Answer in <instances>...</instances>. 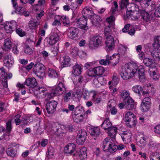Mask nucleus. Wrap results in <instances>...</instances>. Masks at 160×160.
Instances as JSON below:
<instances>
[{
	"mask_svg": "<svg viewBox=\"0 0 160 160\" xmlns=\"http://www.w3.org/2000/svg\"><path fill=\"white\" fill-rule=\"evenodd\" d=\"M138 69V77L140 80L143 81L145 79L144 69L143 66L138 67L137 63L130 62L123 67L121 71L120 75L124 80L131 78L137 72Z\"/></svg>",
	"mask_w": 160,
	"mask_h": 160,
	"instance_id": "1",
	"label": "nucleus"
},
{
	"mask_svg": "<svg viewBox=\"0 0 160 160\" xmlns=\"http://www.w3.org/2000/svg\"><path fill=\"white\" fill-rule=\"evenodd\" d=\"M102 37L99 35H94L91 38L88 45L90 48L94 49L102 46Z\"/></svg>",
	"mask_w": 160,
	"mask_h": 160,
	"instance_id": "2",
	"label": "nucleus"
},
{
	"mask_svg": "<svg viewBox=\"0 0 160 160\" xmlns=\"http://www.w3.org/2000/svg\"><path fill=\"white\" fill-rule=\"evenodd\" d=\"M34 94L39 98H45L48 94V91L44 87H37L34 89Z\"/></svg>",
	"mask_w": 160,
	"mask_h": 160,
	"instance_id": "3",
	"label": "nucleus"
},
{
	"mask_svg": "<svg viewBox=\"0 0 160 160\" xmlns=\"http://www.w3.org/2000/svg\"><path fill=\"white\" fill-rule=\"evenodd\" d=\"M3 65L8 69L11 68L13 66L14 60L10 54L5 55L3 58Z\"/></svg>",
	"mask_w": 160,
	"mask_h": 160,
	"instance_id": "4",
	"label": "nucleus"
},
{
	"mask_svg": "<svg viewBox=\"0 0 160 160\" xmlns=\"http://www.w3.org/2000/svg\"><path fill=\"white\" fill-rule=\"evenodd\" d=\"M58 104V102L54 100L48 102L46 106L48 113L49 114L53 113L56 110Z\"/></svg>",
	"mask_w": 160,
	"mask_h": 160,
	"instance_id": "5",
	"label": "nucleus"
},
{
	"mask_svg": "<svg viewBox=\"0 0 160 160\" xmlns=\"http://www.w3.org/2000/svg\"><path fill=\"white\" fill-rule=\"evenodd\" d=\"M88 19L86 18L82 17L77 20V24L80 28L84 30L88 29V26L87 25Z\"/></svg>",
	"mask_w": 160,
	"mask_h": 160,
	"instance_id": "6",
	"label": "nucleus"
},
{
	"mask_svg": "<svg viewBox=\"0 0 160 160\" xmlns=\"http://www.w3.org/2000/svg\"><path fill=\"white\" fill-rule=\"evenodd\" d=\"M17 24L15 21L6 23L4 25V29L6 32L10 33L14 31L17 28Z\"/></svg>",
	"mask_w": 160,
	"mask_h": 160,
	"instance_id": "7",
	"label": "nucleus"
},
{
	"mask_svg": "<svg viewBox=\"0 0 160 160\" xmlns=\"http://www.w3.org/2000/svg\"><path fill=\"white\" fill-rule=\"evenodd\" d=\"M106 40L105 43L106 47L108 48V51L112 50L114 48L115 45L113 37L111 35L104 36Z\"/></svg>",
	"mask_w": 160,
	"mask_h": 160,
	"instance_id": "8",
	"label": "nucleus"
},
{
	"mask_svg": "<svg viewBox=\"0 0 160 160\" xmlns=\"http://www.w3.org/2000/svg\"><path fill=\"white\" fill-rule=\"evenodd\" d=\"M66 91L65 85L61 82H59L58 86L56 87L53 91V93L56 95L64 94Z\"/></svg>",
	"mask_w": 160,
	"mask_h": 160,
	"instance_id": "9",
	"label": "nucleus"
},
{
	"mask_svg": "<svg viewBox=\"0 0 160 160\" xmlns=\"http://www.w3.org/2000/svg\"><path fill=\"white\" fill-rule=\"evenodd\" d=\"M60 126L57 123H54L52 124L51 128L49 129V130L52 132V134L55 135L59 137H61L62 136V132L61 129L59 128Z\"/></svg>",
	"mask_w": 160,
	"mask_h": 160,
	"instance_id": "10",
	"label": "nucleus"
},
{
	"mask_svg": "<svg viewBox=\"0 0 160 160\" xmlns=\"http://www.w3.org/2000/svg\"><path fill=\"white\" fill-rule=\"evenodd\" d=\"M151 105V101L150 98L148 97L145 98L141 105L142 110L143 112L148 111L150 108Z\"/></svg>",
	"mask_w": 160,
	"mask_h": 160,
	"instance_id": "11",
	"label": "nucleus"
},
{
	"mask_svg": "<svg viewBox=\"0 0 160 160\" xmlns=\"http://www.w3.org/2000/svg\"><path fill=\"white\" fill-rule=\"evenodd\" d=\"M35 66L38 67V68L34 72L35 73L39 78H42L45 75L44 66L41 64L38 63L36 64Z\"/></svg>",
	"mask_w": 160,
	"mask_h": 160,
	"instance_id": "12",
	"label": "nucleus"
},
{
	"mask_svg": "<svg viewBox=\"0 0 160 160\" xmlns=\"http://www.w3.org/2000/svg\"><path fill=\"white\" fill-rule=\"evenodd\" d=\"M154 89L151 87L150 84L145 86L143 88V94L146 96L151 97L154 94Z\"/></svg>",
	"mask_w": 160,
	"mask_h": 160,
	"instance_id": "13",
	"label": "nucleus"
},
{
	"mask_svg": "<svg viewBox=\"0 0 160 160\" xmlns=\"http://www.w3.org/2000/svg\"><path fill=\"white\" fill-rule=\"evenodd\" d=\"M24 84L29 88H33L37 86V82L35 78H28L26 80Z\"/></svg>",
	"mask_w": 160,
	"mask_h": 160,
	"instance_id": "14",
	"label": "nucleus"
},
{
	"mask_svg": "<svg viewBox=\"0 0 160 160\" xmlns=\"http://www.w3.org/2000/svg\"><path fill=\"white\" fill-rule=\"evenodd\" d=\"M78 29L77 28L71 27L68 30V36L71 38H73L76 37L77 35Z\"/></svg>",
	"mask_w": 160,
	"mask_h": 160,
	"instance_id": "15",
	"label": "nucleus"
},
{
	"mask_svg": "<svg viewBox=\"0 0 160 160\" xmlns=\"http://www.w3.org/2000/svg\"><path fill=\"white\" fill-rule=\"evenodd\" d=\"M76 148V146L74 143H69L65 147V152L69 154H72L75 151Z\"/></svg>",
	"mask_w": 160,
	"mask_h": 160,
	"instance_id": "16",
	"label": "nucleus"
},
{
	"mask_svg": "<svg viewBox=\"0 0 160 160\" xmlns=\"http://www.w3.org/2000/svg\"><path fill=\"white\" fill-rule=\"evenodd\" d=\"M113 142L112 139L108 138H105L103 142L102 147L103 151L106 152V149H108Z\"/></svg>",
	"mask_w": 160,
	"mask_h": 160,
	"instance_id": "17",
	"label": "nucleus"
},
{
	"mask_svg": "<svg viewBox=\"0 0 160 160\" xmlns=\"http://www.w3.org/2000/svg\"><path fill=\"white\" fill-rule=\"evenodd\" d=\"M139 10L138 6L134 3H129L127 7V13L139 11Z\"/></svg>",
	"mask_w": 160,
	"mask_h": 160,
	"instance_id": "18",
	"label": "nucleus"
},
{
	"mask_svg": "<svg viewBox=\"0 0 160 160\" xmlns=\"http://www.w3.org/2000/svg\"><path fill=\"white\" fill-rule=\"evenodd\" d=\"M89 131L91 135L94 137L98 136L100 133V129L97 127H91Z\"/></svg>",
	"mask_w": 160,
	"mask_h": 160,
	"instance_id": "19",
	"label": "nucleus"
},
{
	"mask_svg": "<svg viewBox=\"0 0 160 160\" xmlns=\"http://www.w3.org/2000/svg\"><path fill=\"white\" fill-rule=\"evenodd\" d=\"M84 116L82 114L77 113L76 112L74 111L72 115V118L75 122L78 123L83 121Z\"/></svg>",
	"mask_w": 160,
	"mask_h": 160,
	"instance_id": "20",
	"label": "nucleus"
},
{
	"mask_svg": "<svg viewBox=\"0 0 160 160\" xmlns=\"http://www.w3.org/2000/svg\"><path fill=\"white\" fill-rule=\"evenodd\" d=\"M143 62L146 66L148 67L151 69L153 68V67H156V64L151 59L145 58L143 59Z\"/></svg>",
	"mask_w": 160,
	"mask_h": 160,
	"instance_id": "21",
	"label": "nucleus"
},
{
	"mask_svg": "<svg viewBox=\"0 0 160 160\" xmlns=\"http://www.w3.org/2000/svg\"><path fill=\"white\" fill-rule=\"evenodd\" d=\"M116 104L115 101L113 100H110L108 103V108H111V113L113 115L116 114L117 112V109L114 107Z\"/></svg>",
	"mask_w": 160,
	"mask_h": 160,
	"instance_id": "22",
	"label": "nucleus"
},
{
	"mask_svg": "<svg viewBox=\"0 0 160 160\" xmlns=\"http://www.w3.org/2000/svg\"><path fill=\"white\" fill-rule=\"evenodd\" d=\"M122 138L124 142H129L131 140L132 134L129 130H127L123 132Z\"/></svg>",
	"mask_w": 160,
	"mask_h": 160,
	"instance_id": "23",
	"label": "nucleus"
},
{
	"mask_svg": "<svg viewBox=\"0 0 160 160\" xmlns=\"http://www.w3.org/2000/svg\"><path fill=\"white\" fill-rule=\"evenodd\" d=\"M101 126L103 129L107 130L110 129L113 127L109 118H106L105 119Z\"/></svg>",
	"mask_w": 160,
	"mask_h": 160,
	"instance_id": "24",
	"label": "nucleus"
},
{
	"mask_svg": "<svg viewBox=\"0 0 160 160\" xmlns=\"http://www.w3.org/2000/svg\"><path fill=\"white\" fill-rule=\"evenodd\" d=\"M139 11H136L129 13H127L128 17L133 20H136L140 17V13Z\"/></svg>",
	"mask_w": 160,
	"mask_h": 160,
	"instance_id": "25",
	"label": "nucleus"
},
{
	"mask_svg": "<svg viewBox=\"0 0 160 160\" xmlns=\"http://www.w3.org/2000/svg\"><path fill=\"white\" fill-rule=\"evenodd\" d=\"M125 103V107L128 110L132 109L134 106V102L132 98L128 99L126 101L123 102Z\"/></svg>",
	"mask_w": 160,
	"mask_h": 160,
	"instance_id": "26",
	"label": "nucleus"
},
{
	"mask_svg": "<svg viewBox=\"0 0 160 160\" xmlns=\"http://www.w3.org/2000/svg\"><path fill=\"white\" fill-rule=\"evenodd\" d=\"M151 54L154 59L157 61L160 60V49L158 48H154Z\"/></svg>",
	"mask_w": 160,
	"mask_h": 160,
	"instance_id": "27",
	"label": "nucleus"
},
{
	"mask_svg": "<svg viewBox=\"0 0 160 160\" xmlns=\"http://www.w3.org/2000/svg\"><path fill=\"white\" fill-rule=\"evenodd\" d=\"M12 47V42L10 39L7 38L4 40L3 49L6 51L10 50Z\"/></svg>",
	"mask_w": 160,
	"mask_h": 160,
	"instance_id": "28",
	"label": "nucleus"
},
{
	"mask_svg": "<svg viewBox=\"0 0 160 160\" xmlns=\"http://www.w3.org/2000/svg\"><path fill=\"white\" fill-rule=\"evenodd\" d=\"M83 92V88H76L74 92L72 93V96L76 98L80 97L82 95Z\"/></svg>",
	"mask_w": 160,
	"mask_h": 160,
	"instance_id": "29",
	"label": "nucleus"
},
{
	"mask_svg": "<svg viewBox=\"0 0 160 160\" xmlns=\"http://www.w3.org/2000/svg\"><path fill=\"white\" fill-rule=\"evenodd\" d=\"M108 131V136L111 138L114 139L117 132V128L113 127Z\"/></svg>",
	"mask_w": 160,
	"mask_h": 160,
	"instance_id": "30",
	"label": "nucleus"
},
{
	"mask_svg": "<svg viewBox=\"0 0 160 160\" xmlns=\"http://www.w3.org/2000/svg\"><path fill=\"white\" fill-rule=\"evenodd\" d=\"M142 18L143 21L148 22L150 21L151 15L145 10L141 12Z\"/></svg>",
	"mask_w": 160,
	"mask_h": 160,
	"instance_id": "31",
	"label": "nucleus"
},
{
	"mask_svg": "<svg viewBox=\"0 0 160 160\" xmlns=\"http://www.w3.org/2000/svg\"><path fill=\"white\" fill-rule=\"evenodd\" d=\"M59 38L57 33L54 34L50 38L49 44L51 45L54 44L59 40Z\"/></svg>",
	"mask_w": 160,
	"mask_h": 160,
	"instance_id": "32",
	"label": "nucleus"
},
{
	"mask_svg": "<svg viewBox=\"0 0 160 160\" xmlns=\"http://www.w3.org/2000/svg\"><path fill=\"white\" fill-rule=\"evenodd\" d=\"M72 92L71 91L68 92H65L63 96V101L65 102H68L73 97L72 96Z\"/></svg>",
	"mask_w": 160,
	"mask_h": 160,
	"instance_id": "33",
	"label": "nucleus"
},
{
	"mask_svg": "<svg viewBox=\"0 0 160 160\" xmlns=\"http://www.w3.org/2000/svg\"><path fill=\"white\" fill-rule=\"evenodd\" d=\"M87 148L83 147L81 148L80 150L79 157L82 160H84L87 158Z\"/></svg>",
	"mask_w": 160,
	"mask_h": 160,
	"instance_id": "34",
	"label": "nucleus"
},
{
	"mask_svg": "<svg viewBox=\"0 0 160 160\" xmlns=\"http://www.w3.org/2000/svg\"><path fill=\"white\" fill-rule=\"evenodd\" d=\"M126 126L129 128H133L136 125V118H132L128 121H125Z\"/></svg>",
	"mask_w": 160,
	"mask_h": 160,
	"instance_id": "35",
	"label": "nucleus"
},
{
	"mask_svg": "<svg viewBox=\"0 0 160 160\" xmlns=\"http://www.w3.org/2000/svg\"><path fill=\"white\" fill-rule=\"evenodd\" d=\"M82 68L78 64L74 65L73 67L72 73L75 75H78L81 72Z\"/></svg>",
	"mask_w": 160,
	"mask_h": 160,
	"instance_id": "36",
	"label": "nucleus"
},
{
	"mask_svg": "<svg viewBox=\"0 0 160 160\" xmlns=\"http://www.w3.org/2000/svg\"><path fill=\"white\" fill-rule=\"evenodd\" d=\"M7 155L10 157H14L16 153L15 151L13 149L12 146H9L6 150Z\"/></svg>",
	"mask_w": 160,
	"mask_h": 160,
	"instance_id": "37",
	"label": "nucleus"
},
{
	"mask_svg": "<svg viewBox=\"0 0 160 160\" xmlns=\"http://www.w3.org/2000/svg\"><path fill=\"white\" fill-rule=\"evenodd\" d=\"M101 21V18L98 16H94L92 20V24L96 26H98Z\"/></svg>",
	"mask_w": 160,
	"mask_h": 160,
	"instance_id": "38",
	"label": "nucleus"
},
{
	"mask_svg": "<svg viewBox=\"0 0 160 160\" xmlns=\"http://www.w3.org/2000/svg\"><path fill=\"white\" fill-rule=\"evenodd\" d=\"M120 95L122 98H123V102L126 101L128 99H129L131 98L130 96V93L128 91H122L121 92Z\"/></svg>",
	"mask_w": 160,
	"mask_h": 160,
	"instance_id": "39",
	"label": "nucleus"
},
{
	"mask_svg": "<svg viewBox=\"0 0 160 160\" xmlns=\"http://www.w3.org/2000/svg\"><path fill=\"white\" fill-rule=\"evenodd\" d=\"M39 22L36 19H33L30 21L28 23V26L31 29H35L39 24Z\"/></svg>",
	"mask_w": 160,
	"mask_h": 160,
	"instance_id": "40",
	"label": "nucleus"
},
{
	"mask_svg": "<svg viewBox=\"0 0 160 160\" xmlns=\"http://www.w3.org/2000/svg\"><path fill=\"white\" fill-rule=\"evenodd\" d=\"M48 76L50 78H56L58 76V73L55 70L51 68H49L48 71Z\"/></svg>",
	"mask_w": 160,
	"mask_h": 160,
	"instance_id": "41",
	"label": "nucleus"
},
{
	"mask_svg": "<svg viewBox=\"0 0 160 160\" xmlns=\"http://www.w3.org/2000/svg\"><path fill=\"white\" fill-rule=\"evenodd\" d=\"M109 57L111 58V59H110V63L113 66H115L119 62V58L118 55L115 56V55H113L112 57L109 56Z\"/></svg>",
	"mask_w": 160,
	"mask_h": 160,
	"instance_id": "42",
	"label": "nucleus"
},
{
	"mask_svg": "<svg viewBox=\"0 0 160 160\" xmlns=\"http://www.w3.org/2000/svg\"><path fill=\"white\" fill-rule=\"evenodd\" d=\"M63 59L62 63L64 67L70 66L71 65V59L68 56H65L63 57Z\"/></svg>",
	"mask_w": 160,
	"mask_h": 160,
	"instance_id": "43",
	"label": "nucleus"
},
{
	"mask_svg": "<svg viewBox=\"0 0 160 160\" xmlns=\"http://www.w3.org/2000/svg\"><path fill=\"white\" fill-rule=\"evenodd\" d=\"M117 150V146L113 142L111 145L110 147L107 149H106V152H109L111 153L115 152Z\"/></svg>",
	"mask_w": 160,
	"mask_h": 160,
	"instance_id": "44",
	"label": "nucleus"
},
{
	"mask_svg": "<svg viewBox=\"0 0 160 160\" xmlns=\"http://www.w3.org/2000/svg\"><path fill=\"white\" fill-rule=\"evenodd\" d=\"M82 13L84 14L83 17L87 18L92 15V11L89 8L86 7L83 9Z\"/></svg>",
	"mask_w": 160,
	"mask_h": 160,
	"instance_id": "45",
	"label": "nucleus"
},
{
	"mask_svg": "<svg viewBox=\"0 0 160 160\" xmlns=\"http://www.w3.org/2000/svg\"><path fill=\"white\" fill-rule=\"evenodd\" d=\"M97 76L102 75L104 72L105 70L101 66H99L94 68Z\"/></svg>",
	"mask_w": 160,
	"mask_h": 160,
	"instance_id": "46",
	"label": "nucleus"
},
{
	"mask_svg": "<svg viewBox=\"0 0 160 160\" xmlns=\"http://www.w3.org/2000/svg\"><path fill=\"white\" fill-rule=\"evenodd\" d=\"M54 149L52 147H50L46 153V157L48 158H52L54 156Z\"/></svg>",
	"mask_w": 160,
	"mask_h": 160,
	"instance_id": "47",
	"label": "nucleus"
},
{
	"mask_svg": "<svg viewBox=\"0 0 160 160\" xmlns=\"http://www.w3.org/2000/svg\"><path fill=\"white\" fill-rule=\"evenodd\" d=\"M110 59H111V58L108 55H107L106 57V59L101 60L99 61V63L102 65H106L110 63Z\"/></svg>",
	"mask_w": 160,
	"mask_h": 160,
	"instance_id": "48",
	"label": "nucleus"
},
{
	"mask_svg": "<svg viewBox=\"0 0 160 160\" xmlns=\"http://www.w3.org/2000/svg\"><path fill=\"white\" fill-rule=\"evenodd\" d=\"M61 19L65 26L68 27L69 26L70 24V21L68 17L66 16H63L61 17Z\"/></svg>",
	"mask_w": 160,
	"mask_h": 160,
	"instance_id": "49",
	"label": "nucleus"
},
{
	"mask_svg": "<svg viewBox=\"0 0 160 160\" xmlns=\"http://www.w3.org/2000/svg\"><path fill=\"white\" fill-rule=\"evenodd\" d=\"M134 118H136L134 114L130 111H128L125 115V121H128Z\"/></svg>",
	"mask_w": 160,
	"mask_h": 160,
	"instance_id": "50",
	"label": "nucleus"
},
{
	"mask_svg": "<svg viewBox=\"0 0 160 160\" xmlns=\"http://www.w3.org/2000/svg\"><path fill=\"white\" fill-rule=\"evenodd\" d=\"M132 90L135 92L140 94V92H142L143 88L141 86L136 85L132 87Z\"/></svg>",
	"mask_w": 160,
	"mask_h": 160,
	"instance_id": "51",
	"label": "nucleus"
},
{
	"mask_svg": "<svg viewBox=\"0 0 160 160\" xmlns=\"http://www.w3.org/2000/svg\"><path fill=\"white\" fill-rule=\"evenodd\" d=\"M120 7L122 9L125 8H127L129 3L128 0H121L120 1Z\"/></svg>",
	"mask_w": 160,
	"mask_h": 160,
	"instance_id": "52",
	"label": "nucleus"
},
{
	"mask_svg": "<svg viewBox=\"0 0 160 160\" xmlns=\"http://www.w3.org/2000/svg\"><path fill=\"white\" fill-rule=\"evenodd\" d=\"M113 26L108 25L104 29V36L111 35L112 31L111 28H112Z\"/></svg>",
	"mask_w": 160,
	"mask_h": 160,
	"instance_id": "53",
	"label": "nucleus"
},
{
	"mask_svg": "<svg viewBox=\"0 0 160 160\" xmlns=\"http://www.w3.org/2000/svg\"><path fill=\"white\" fill-rule=\"evenodd\" d=\"M152 46L154 48H158L160 46V36L157 37L154 39V42Z\"/></svg>",
	"mask_w": 160,
	"mask_h": 160,
	"instance_id": "54",
	"label": "nucleus"
},
{
	"mask_svg": "<svg viewBox=\"0 0 160 160\" xmlns=\"http://www.w3.org/2000/svg\"><path fill=\"white\" fill-rule=\"evenodd\" d=\"M152 46H153L151 43H148L145 46V51L147 52L148 54H151L152 51Z\"/></svg>",
	"mask_w": 160,
	"mask_h": 160,
	"instance_id": "55",
	"label": "nucleus"
},
{
	"mask_svg": "<svg viewBox=\"0 0 160 160\" xmlns=\"http://www.w3.org/2000/svg\"><path fill=\"white\" fill-rule=\"evenodd\" d=\"M128 47L126 46H122L118 49V52L121 55H125L127 53Z\"/></svg>",
	"mask_w": 160,
	"mask_h": 160,
	"instance_id": "56",
	"label": "nucleus"
},
{
	"mask_svg": "<svg viewBox=\"0 0 160 160\" xmlns=\"http://www.w3.org/2000/svg\"><path fill=\"white\" fill-rule=\"evenodd\" d=\"M115 20V17L114 16L112 15L107 18L106 19L107 22L109 25L113 26L114 22Z\"/></svg>",
	"mask_w": 160,
	"mask_h": 160,
	"instance_id": "57",
	"label": "nucleus"
},
{
	"mask_svg": "<svg viewBox=\"0 0 160 160\" xmlns=\"http://www.w3.org/2000/svg\"><path fill=\"white\" fill-rule=\"evenodd\" d=\"M34 51V48H31L29 45H26L24 49V52L25 53L29 55L31 54Z\"/></svg>",
	"mask_w": 160,
	"mask_h": 160,
	"instance_id": "58",
	"label": "nucleus"
},
{
	"mask_svg": "<svg viewBox=\"0 0 160 160\" xmlns=\"http://www.w3.org/2000/svg\"><path fill=\"white\" fill-rule=\"evenodd\" d=\"M82 52L76 48H74L72 50V54L73 57H76L78 56L79 53Z\"/></svg>",
	"mask_w": 160,
	"mask_h": 160,
	"instance_id": "59",
	"label": "nucleus"
},
{
	"mask_svg": "<svg viewBox=\"0 0 160 160\" xmlns=\"http://www.w3.org/2000/svg\"><path fill=\"white\" fill-rule=\"evenodd\" d=\"M150 160H160V153H155L151 155Z\"/></svg>",
	"mask_w": 160,
	"mask_h": 160,
	"instance_id": "60",
	"label": "nucleus"
},
{
	"mask_svg": "<svg viewBox=\"0 0 160 160\" xmlns=\"http://www.w3.org/2000/svg\"><path fill=\"white\" fill-rule=\"evenodd\" d=\"M86 139V138H84L83 137H79L77 136V142L79 144H82Z\"/></svg>",
	"mask_w": 160,
	"mask_h": 160,
	"instance_id": "61",
	"label": "nucleus"
},
{
	"mask_svg": "<svg viewBox=\"0 0 160 160\" xmlns=\"http://www.w3.org/2000/svg\"><path fill=\"white\" fill-rule=\"evenodd\" d=\"M78 6V3L76 1L72 2L70 5V9L72 11H75L77 9Z\"/></svg>",
	"mask_w": 160,
	"mask_h": 160,
	"instance_id": "62",
	"label": "nucleus"
},
{
	"mask_svg": "<svg viewBox=\"0 0 160 160\" xmlns=\"http://www.w3.org/2000/svg\"><path fill=\"white\" fill-rule=\"evenodd\" d=\"M92 100L97 103H99L101 101V98L100 97H96V94L94 93L92 96Z\"/></svg>",
	"mask_w": 160,
	"mask_h": 160,
	"instance_id": "63",
	"label": "nucleus"
},
{
	"mask_svg": "<svg viewBox=\"0 0 160 160\" xmlns=\"http://www.w3.org/2000/svg\"><path fill=\"white\" fill-rule=\"evenodd\" d=\"M77 136L82 137L84 138H86L87 132L84 130L82 129L79 131Z\"/></svg>",
	"mask_w": 160,
	"mask_h": 160,
	"instance_id": "64",
	"label": "nucleus"
}]
</instances>
